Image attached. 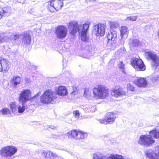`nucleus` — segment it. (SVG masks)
<instances>
[{"label": "nucleus", "instance_id": "8", "mask_svg": "<svg viewBox=\"0 0 159 159\" xmlns=\"http://www.w3.org/2000/svg\"><path fill=\"white\" fill-rule=\"evenodd\" d=\"M129 81L132 82L135 85L139 87L145 88L148 85L146 79L143 77H135L129 78Z\"/></svg>", "mask_w": 159, "mask_h": 159}, {"label": "nucleus", "instance_id": "12", "mask_svg": "<svg viewBox=\"0 0 159 159\" xmlns=\"http://www.w3.org/2000/svg\"><path fill=\"white\" fill-rule=\"evenodd\" d=\"M32 98L31 91L29 89L24 90L20 94L19 101L20 102H26Z\"/></svg>", "mask_w": 159, "mask_h": 159}, {"label": "nucleus", "instance_id": "27", "mask_svg": "<svg viewBox=\"0 0 159 159\" xmlns=\"http://www.w3.org/2000/svg\"><path fill=\"white\" fill-rule=\"evenodd\" d=\"M111 29L110 30H115L119 26L117 22L110 21L108 22Z\"/></svg>", "mask_w": 159, "mask_h": 159}, {"label": "nucleus", "instance_id": "13", "mask_svg": "<svg viewBox=\"0 0 159 159\" xmlns=\"http://www.w3.org/2000/svg\"><path fill=\"white\" fill-rule=\"evenodd\" d=\"M67 33V29L66 27L62 25L57 27L56 30V34L57 37L61 39L66 37Z\"/></svg>", "mask_w": 159, "mask_h": 159}, {"label": "nucleus", "instance_id": "19", "mask_svg": "<svg viewBox=\"0 0 159 159\" xmlns=\"http://www.w3.org/2000/svg\"><path fill=\"white\" fill-rule=\"evenodd\" d=\"M20 38L23 43L26 45L30 43L31 40L30 36L28 32H25L22 33L20 36Z\"/></svg>", "mask_w": 159, "mask_h": 159}, {"label": "nucleus", "instance_id": "4", "mask_svg": "<svg viewBox=\"0 0 159 159\" xmlns=\"http://www.w3.org/2000/svg\"><path fill=\"white\" fill-rule=\"evenodd\" d=\"M17 151V148L14 146H6L0 150V155L4 159H11V157L16 153Z\"/></svg>", "mask_w": 159, "mask_h": 159}, {"label": "nucleus", "instance_id": "24", "mask_svg": "<svg viewBox=\"0 0 159 159\" xmlns=\"http://www.w3.org/2000/svg\"><path fill=\"white\" fill-rule=\"evenodd\" d=\"M120 31L121 39H122L124 37L126 38L127 37L129 32L126 27L125 26L121 27L120 28Z\"/></svg>", "mask_w": 159, "mask_h": 159}, {"label": "nucleus", "instance_id": "17", "mask_svg": "<svg viewBox=\"0 0 159 159\" xmlns=\"http://www.w3.org/2000/svg\"><path fill=\"white\" fill-rule=\"evenodd\" d=\"M55 93L56 94L61 96H67L68 94L67 90L66 88L63 86H61L56 87Z\"/></svg>", "mask_w": 159, "mask_h": 159}, {"label": "nucleus", "instance_id": "16", "mask_svg": "<svg viewBox=\"0 0 159 159\" xmlns=\"http://www.w3.org/2000/svg\"><path fill=\"white\" fill-rule=\"evenodd\" d=\"M125 94L126 92L123 89L118 86H116L111 91V95L116 98L120 96L125 95Z\"/></svg>", "mask_w": 159, "mask_h": 159}, {"label": "nucleus", "instance_id": "31", "mask_svg": "<svg viewBox=\"0 0 159 159\" xmlns=\"http://www.w3.org/2000/svg\"><path fill=\"white\" fill-rule=\"evenodd\" d=\"M138 16H128L127 17H126L125 19V21H134L136 20Z\"/></svg>", "mask_w": 159, "mask_h": 159}, {"label": "nucleus", "instance_id": "3", "mask_svg": "<svg viewBox=\"0 0 159 159\" xmlns=\"http://www.w3.org/2000/svg\"><path fill=\"white\" fill-rule=\"evenodd\" d=\"M57 98L55 92L52 90L48 89L45 90L41 96L40 101L44 104H52L55 101Z\"/></svg>", "mask_w": 159, "mask_h": 159}, {"label": "nucleus", "instance_id": "23", "mask_svg": "<svg viewBox=\"0 0 159 159\" xmlns=\"http://www.w3.org/2000/svg\"><path fill=\"white\" fill-rule=\"evenodd\" d=\"M117 33L115 30H110L107 35V38L108 40V43H110V41H114L117 39Z\"/></svg>", "mask_w": 159, "mask_h": 159}, {"label": "nucleus", "instance_id": "28", "mask_svg": "<svg viewBox=\"0 0 159 159\" xmlns=\"http://www.w3.org/2000/svg\"><path fill=\"white\" fill-rule=\"evenodd\" d=\"M150 134L155 139H159V129H155L151 131Z\"/></svg>", "mask_w": 159, "mask_h": 159}, {"label": "nucleus", "instance_id": "1", "mask_svg": "<svg viewBox=\"0 0 159 159\" xmlns=\"http://www.w3.org/2000/svg\"><path fill=\"white\" fill-rule=\"evenodd\" d=\"M90 24V22L88 21L83 24L78 25L76 21H72L68 23L67 26L70 34L75 35L78 31L80 34L81 40L87 41L89 38L87 32Z\"/></svg>", "mask_w": 159, "mask_h": 159}, {"label": "nucleus", "instance_id": "29", "mask_svg": "<svg viewBox=\"0 0 159 159\" xmlns=\"http://www.w3.org/2000/svg\"><path fill=\"white\" fill-rule=\"evenodd\" d=\"M51 1L48 2L47 8L49 11L51 12H54L56 11V9L54 5L51 3Z\"/></svg>", "mask_w": 159, "mask_h": 159}, {"label": "nucleus", "instance_id": "41", "mask_svg": "<svg viewBox=\"0 0 159 159\" xmlns=\"http://www.w3.org/2000/svg\"><path fill=\"white\" fill-rule=\"evenodd\" d=\"M26 82L27 83H29L31 82V80L28 78H26L25 79Z\"/></svg>", "mask_w": 159, "mask_h": 159}, {"label": "nucleus", "instance_id": "30", "mask_svg": "<svg viewBox=\"0 0 159 159\" xmlns=\"http://www.w3.org/2000/svg\"><path fill=\"white\" fill-rule=\"evenodd\" d=\"M91 90L88 88H86L84 89V96L87 98H89L91 96Z\"/></svg>", "mask_w": 159, "mask_h": 159}, {"label": "nucleus", "instance_id": "7", "mask_svg": "<svg viewBox=\"0 0 159 159\" xmlns=\"http://www.w3.org/2000/svg\"><path fill=\"white\" fill-rule=\"evenodd\" d=\"M148 59H151L153 61L152 65L156 67L159 65V58L154 52L151 51L146 50L144 54Z\"/></svg>", "mask_w": 159, "mask_h": 159}, {"label": "nucleus", "instance_id": "44", "mask_svg": "<svg viewBox=\"0 0 159 159\" xmlns=\"http://www.w3.org/2000/svg\"><path fill=\"white\" fill-rule=\"evenodd\" d=\"M157 35L159 36V29L157 32Z\"/></svg>", "mask_w": 159, "mask_h": 159}, {"label": "nucleus", "instance_id": "37", "mask_svg": "<svg viewBox=\"0 0 159 159\" xmlns=\"http://www.w3.org/2000/svg\"><path fill=\"white\" fill-rule=\"evenodd\" d=\"M73 114L75 118H78L80 116V114L78 110L75 111H73Z\"/></svg>", "mask_w": 159, "mask_h": 159}, {"label": "nucleus", "instance_id": "25", "mask_svg": "<svg viewBox=\"0 0 159 159\" xmlns=\"http://www.w3.org/2000/svg\"><path fill=\"white\" fill-rule=\"evenodd\" d=\"M0 8L3 16H8L11 12V8L9 7Z\"/></svg>", "mask_w": 159, "mask_h": 159}, {"label": "nucleus", "instance_id": "18", "mask_svg": "<svg viewBox=\"0 0 159 159\" xmlns=\"http://www.w3.org/2000/svg\"><path fill=\"white\" fill-rule=\"evenodd\" d=\"M9 68L8 61L6 59L0 58V71L7 72Z\"/></svg>", "mask_w": 159, "mask_h": 159}, {"label": "nucleus", "instance_id": "22", "mask_svg": "<svg viewBox=\"0 0 159 159\" xmlns=\"http://www.w3.org/2000/svg\"><path fill=\"white\" fill-rule=\"evenodd\" d=\"M107 116L108 117L107 118V124H113L116 119V116L114 113L111 112H107Z\"/></svg>", "mask_w": 159, "mask_h": 159}, {"label": "nucleus", "instance_id": "35", "mask_svg": "<svg viewBox=\"0 0 159 159\" xmlns=\"http://www.w3.org/2000/svg\"><path fill=\"white\" fill-rule=\"evenodd\" d=\"M127 89L128 90L134 91L136 90V88L130 83H128L127 84Z\"/></svg>", "mask_w": 159, "mask_h": 159}, {"label": "nucleus", "instance_id": "43", "mask_svg": "<svg viewBox=\"0 0 159 159\" xmlns=\"http://www.w3.org/2000/svg\"><path fill=\"white\" fill-rule=\"evenodd\" d=\"M65 135H64V134H62L60 136V139H62V140H63L64 139V137H65Z\"/></svg>", "mask_w": 159, "mask_h": 159}, {"label": "nucleus", "instance_id": "14", "mask_svg": "<svg viewBox=\"0 0 159 159\" xmlns=\"http://www.w3.org/2000/svg\"><path fill=\"white\" fill-rule=\"evenodd\" d=\"M105 31V27L103 24H99L94 27V33L96 36L104 35Z\"/></svg>", "mask_w": 159, "mask_h": 159}, {"label": "nucleus", "instance_id": "20", "mask_svg": "<svg viewBox=\"0 0 159 159\" xmlns=\"http://www.w3.org/2000/svg\"><path fill=\"white\" fill-rule=\"evenodd\" d=\"M43 156L48 159H55L57 157V155L51 151H44L42 153Z\"/></svg>", "mask_w": 159, "mask_h": 159}, {"label": "nucleus", "instance_id": "26", "mask_svg": "<svg viewBox=\"0 0 159 159\" xmlns=\"http://www.w3.org/2000/svg\"><path fill=\"white\" fill-rule=\"evenodd\" d=\"M21 80L22 79L20 77L15 76L12 78L11 82L13 83L14 86H16L20 83Z\"/></svg>", "mask_w": 159, "mask_h": 159}, {"label": "nucleus", "instance_id": "38", "mask_svg": "<svg viewBox=\"0 0 159 159\" xmlns=\"http://www.w3.org/2000/svg\"><path fill=\"white\" fill-rule=\"evenodd\" d=\"M118 66L119 68L122 70H123L124 68V65L122 62H120Z\"/></svg>", "mask_w": 159, "mask_h": 159}, {"label": "nucleus", "instance_id": "39", "mask_svg": "<svg viewBox=\"0 0 159 159\" xmlns=\"http://www.w3.org/2000/svg\"><path fill=\"white\" fill-rule=\"evenodd\" d=\"M96 110V108L95 106H93L92 107L91 111L93 112L95 111Z\"/></svg>", "mask_w": 159, "mask_h": 159}, {"label": "nucleus", "instance_id": "45", "mask_svg": "<svg viewBox=\"0 0 159 159\" xmlns=\"http://www.w3.org/2000/svg\"><path fill=\"white\" fill-rule=\"evenodd\" d=\"M90 1L94 2L96 0H90Z\"/></svg>", "mask_w": 159, "mask_h": 159}, {"label": "nucleus", "instance_id": "5", "mask_svg": "<svg viewBox=\"0 0 159 159\" xmlns=\"http://www.w3.org/2000/svg\"><path fill=\"white\" fill-rule=\"evenodd\" d=\"M25 103L20 102L17 105L15 102H11L9 104L10 107L12 112L15 114H17L18 113H22L27 108Z\"/></svg>", "mask_w": 159, "mask_h": 159}, {"label": "nucleus", "instance_id": "6", "mask_svg": "<svg viewBox=\"0 0 159 159\" xmlns=\"http://www.w3.org/2000/svg\"><path fill=\"white\" fill-rule=\"evenodd\" d=\"M151 136L145 134L141 135L139 137L138 142L140 145L146 147L152 146L155 141Z\"/></svg>", "mask_w": 159, "mask_h": 159}, {"label": "nucleus", "instance_id": "10", "mask_svg": "<svg viewBox=\"0 0 159 159\" xmlns=\"http://www.w3.org/2000/svg\"><path fill=\"white\" fill-rule=\"evenodd\" d=\"M146 157L151 159H158L159 157V145L153 150L149 149L145 152Z\"/></svg>", "mask_w": 159, "mask_h": 159}, {"label": "nucleus", "instance_id": "11", "mask_svg": "<svg viewBox=\"0 0 159 159\" xmlns=\"http://www.w3.org/2000/svg\"><path fill=\"white\" fill-rule=\"evenodd\" d=\"M131 62L132 66L137 70L143 71L146 69L145 66L140 59L134 58L131 59Z\"/></svg>", "mask_w": 159, "mask_h": 159}, {"label": "nucleus", "instance_id": "32", "mask_svg": "<svg viewBox=\"0 0 159 159\" xmlns=\"http://www.w3.org/2000/svg\"><path fill=\"white\" fill-rule=\"evenodd\" d=\"M10 112V110L9 109L7 108H4L0 111V114L3 115H6L9 114Z\"/></svg>", "mask_w": 159, "mask_h": 159}, {"label": "nucleus", "instance_id": "36", "mask_svg": "<svg viewBox=\"0 0 159 159\" xmlns=\"http://www.w3.org/2000/svg\"><path fill=\"white\" fill-rule=\"evenodd\" d=\"M107 118H104L102 119H99L98 120L101 124L107 125Z\"/></svg>", "mask_w": 159, "mask_h": 159}, {"label": "nucleus", "instance_id": "2", "mask_svg": "<svg viewBox=\"0 0 159 159\" xmlns=\"http://www.w3.org/2000/svg\"><path fill=\"white\" fill-rule=\"evenodd\" d=\"M93 98L96 99H104L109 95L108 89L102 85L95 87L93 89Z\"/></svg>", "mask_w": 159, "mask_h": 159}, {"label": "nucleus", "instance_id": "33", "mask_svg": "<svg viewBox=\"0 0 159 159\" xmlns=\"http://www.w3.org/2000/svg\"><path fill=\"white\" fill-rule=\"evenodd\" d=\"M130 43H131V45L136 47L138 46L139 44V40L137 39H131L130 40Z\"/></svg>", "mask_w": 159, "mask_h": 159}, {"label": "nucleus", "instance_id": "42", "mask_svg": "<svg viewBox=\"0 0 159 159\" xmlns=\"http://www.w3.org/2000/svg\"><path fill=\"white\" fill-rule=\"evenodd\" d=\"M17 1L20 3H23L25 1V0H17Z\"/></svg>", "mask_w": 159, "mask_h": 159}, {"label": "nucleus", "instance_id": "15", "mask_svg": "<svg viewBox=\"0 0 159 159\" xmlns=\"http://www.w3.org/2000/svg\"><path fill=\"white\" fill-rule=\"evenodd\" d=\"M19 37L18 35L11 33L7 35L0 36V43L4 42H10L11 40L15 41Z\"/></svg>", "mask_w": 159, "mask_h": 159}, {"label": "nucleus", "instance_id": "21", "mask_svg": "<svg viewBox=\"0 0 159 159\" xmlns=\"http://www.w3.org/2000/svg\"><path fill=\"white\" fill-rule=\"evenodd\" d=\"M51 4L54 5L56 11H57L60 10L63 4V2L62 1L60 0H52L51 1Z\"/></svg>", "mask_w": 159, "mask_h": 159}, {"label": "nucleus", "instance_id": "34", "mask_svg": "<svg viewBox=\"0 0 159 159\" xmlns=\"http://www.w3.org/2000/svg\"><path fill=\"white\" fill-rule=\"evenodd\" d=\"M93 159H107V157L105 156L101 157L99 156L97 153H95L93 155Z\"/></svg>", "mask_w": 159, "mask_h": 159}, {"label": "nucleus", "instance_id": "40", "mask_svg": "<svg viewBox=\"0 0 159 159\" xmlns=\"http://www.w3.org/2000/svg\"><path fill=\"white\" fill-rule=\"evenodd\" d=\"M111 135L109 134H106L102 136V138H110V137Z\"/></svg>", "mask_w": 159, "mask_h": 159}, {"label": "nucleus", "instance_id": "9", "mask_svg": "<svg viewBox=\"0 0 159 159\" xmlns=\"http://www.w3.org/2000/svg\"><path fill=\"white\" fill-rule=\"evenodd\" d=\"M68 137L70 138H74L77 139H80L86 137L87 134L85 132L77 130L70 131L67 133Z\"/></svg>", "mask_w": 159, "mask_h": 159}]
</instances>
